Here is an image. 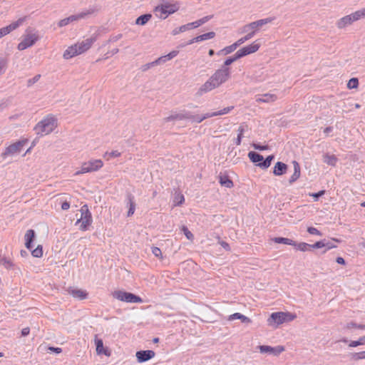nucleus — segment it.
<instances>
[{
  "label": "nucleus",
  "instance_id": "e2e57ef3",
  "mask_svg": "<svg viewBox=\"0 0 365 365\" xmlns=\"http://www.w3.org/2000/svg\"><path fill=\"white\" fill-rule=\"evenodd\" d=\"M156 63H155V61H153V62H150V63H146L145 64L143 67H142V69L143 71H147L148 69L150 68L151 67L155 66Z\"/></svg>",
  "mask_w": 365,
  "mask_h": 365
},
{
  "label": "nucleus",
  "instance_id": "69168bd1",
  "mask_svg": "<svg viewBox=\"0 0 365 365\" xmlns=\"http://www.w3.org/2000/svg\"><path fill=\"white\" fill-rule=\"evenodd\" d=\"M178 54V51H173L170 52L168 54H167V58H168L169 60H171L172 58L175 57Z\"/></svg>",
  "mask_w": 365,
  "mask_h": 365
},
{
  "label": "nucleus",
  "instance_id": "f3484780",
  "mask_svg": "<svg viewBox=\"0 0 365 365\" xmlns=\"http://www.w3.org/2000/svg\"><path fill=\"white\" fill-rule=\"evenodd\" d=\"M67 292L73 297L81 300L86 299L88 296V293L85 290L76 287H69Z\"/></svg>",
  "mask_w": 365,
  "mask_h": 365
},
{
  "label": "nucleus",
  "instance_id": "37998d69",
  "mask_svg": "<svg viewBox=\"0 0 365 365\" xmlns=\"http://www.w3.org/2000/svg\"><path fill=\"white\" fill-rule=\"evenodd\" d=\"M365 343V336L360 337L357 341H351L349 346V347H356L359 345H363Z\"/></svg>",
  "mask_w": 365,
  "mask_h": 365
},
{
  "label": "nucleus",
  "instance_id": "ea45409f",
  "mask_svg": "<svg viewBox=\"0 0 365 365\" xmlns=\"http://www.w3.org/2000/svg\"><path fill=\"white\" fill-rule=\"evenodd\" d=\"M297 247V250L302 251V252H306L308 251L310 248H312L311 245L307 244L306 242H300L297 243V245H294Z\"/></svg>",
  "mask_w": 365,
  "mask_h": 365
},
{
  "label": "nucleus",
  "instance_id": "7ed1b4c3",
  "mask_svg": "<svg viewBox=\"0 0 365 365\" xmlns=\"http://www.w3.org/2000/svg\"><path fill=\"white\" fill-rule=\"evenodd\" d=\"M56 126V119L52 115H47L36 124L34 130L37 135H44L51 133Z\"/></svg>",
  "mask_w": 365,
  "mask_h": 365
},
{
  "label": "nucleus",
  "instance_id": "7c9ffc66",
  "mask_svg": "<svg viewBox=\"0 0 365 365\" xmlns=\"http://www.w3.org/2000/svg\"><path fill=\"white\" fill-rule=\"evenodd\" d=\"M248 157L253 163H261L263 160V156L256 152L250 151L248 153Z\"/></svg>",
  "mask_w": 365,
  "mask_h": 365
},
{
  "label": "nucleus",
  "instance_id": "2eb2a0df",
  "mask_svg": "<svg viewBox=\"0 0 365 365\" xmlns=\"http://www.w3.org/2000/svg\"><path fill=\"white\" fill-rule=\"evenodd\" d=\"M277 96L274 93H267L261 95H257L255 96V101L257 103H271L277 100Z\"/></svg>",
  "mask_w": 365,
  "mask_h": 365
},
{
  "label": "nucleus",
  "instance_id": "0e129e2a",
  "mask_svg": "<svg viewBox=\"0 0 365 365\" xmlns=\"http://www.w3.org/2000/svg\"><path fill=\"white\" fill-rule=\"evenodd\" d=\"M253 147L255 149L259 150H264L267 149V145H260L259 144H255V143L253 144Z\"/></svg>",
  "mask_w": 365,
  "mask_h": 365
},
{
  "label": "nucleus",
  "instance_id": "dca6fc26",
  "mask_svg": "<svg viewBox=\"0 0 365 365\" xmlns=\"http://www.w3.org/2000/svg\"><path fill=\"white\" fill-rule=\"evenodd\" d=\"M269 78V73L267 71L259 69L255 72V73L250 77L251 81L254 83H261Z\"/></svg>",
  "mask_w": 365,
  "mask_h": 365
},
{
  "label": "nucleus",
  "instance_id": "6e6d98bb",
  "mask_svg": "<svg viewBox=\"0 0 365 365\" xmlns=\"http://www.w3.org/2000/svg\"><path fill=\"white\" fill-rule=\"evenodd\" d=\"M312 248L319 249L322 247H324V240L319 241L314 243V245H311Z\"/></svg>",
  "mask_w": 365,
  "mask_h": 365
},
{
  "label": "nucleus",
  "instance_id": "13d9d810",
  "mask_svg": "<svg viewBox=\"0 0 365 365\" xmlns=\"http://www.w3.org/2000/svg\"><path fill=\"white\" fill-rule=\"evenodd\" d=\"M235 54L238 59L247 56L243 48L239 49Z\"/></svg>",
  "mask_w": 365,
  "mask_h": 365
},
{
  "label": "nucleus",
  "instance_id": "bf43d9fd",
  "mask_svg": "<svg viewBox=\"0 0 365 365\" xmlns=\"http://www.w3.org/2000/svg\"><path fill=\"white\" fill-rule=\"evenodd\" d=\"M324 245H325L324 247H326V250H329L336 247V245L330 241L327 242L326 240H324Z\"/></svg>",
  "mask_w": 365,
  "mask_h": 365
},
{
  "label": "nucleus",
  "instance_id": "4be33fe9",
  "mask_svg": "<svg viewBox=\"0 0 365 365\" xmlns=\"http://www.w3.org/2000/svg\"><path fill=\"white\" fill-rule=\"evenodd\" d=\"M292 165L294 168V173L292 175L289 180L290 184L294 182L300 177L301 175L299 164L297 161L294 160L292 161Z\"/></svg>",
  "mask_w": 365,
  "mask_h": 365
},
{
  "label": "nucleus",
  "instance_id": "6e6552de",
  "mask_svg": "<svg viewBox=\"0 0 365 365\" xmlns=\"http://www.w3.org/2000/svg\"><path fill=\"white\" fill-rule=\"evenodd\" d=\"M103 165L101 160H91L83 163L81 167V170L75 173V175L84 174L87 173L96 172L100 170Z\"/></svg>",
  "mask_w": 365,
  "mask_h": 365
},
{
  "label": "nucleus",
  "instance_id": "09e8293b",
  "mask_svg": "<svg viewBox=\"0 0 365 365\" xmlns=\"http://www.w3.org/2000/svg\"><path fill=\"white\" fill-rule=\"evenodd\" d=\"M237 60H238V58L236 57L235 54H234V56L227 58L225 61L222 67H227L228 66L232 64L233 62L236 61Z\"/></svg>",
  "mask_w": 365,
  "mask_h": 365
},
{
  "label": "nucleus",
  "instance_id": "f8f14e48",
  "mask_svg": "<svg viewBox=\"0 0 365 365\" xmlns=\"http://www.w3.org/2000/svg\"><path fill=\"white\" fill-rule=\"evenodd\" d=\"M272 21L271 19H263L251 22L242 26V32H248L250 30H255L257 32L260 27Z\"/></svg>",
  "mask_w": 365,
  "mask_h": 365
},
{
  "label": "nucleus",
  "instance_id": "338daca9",
  "mask_svg": "<svg viewBox=\"0 0 365 365\" xmlns=\"http://www.w3.org/2000/svg\"><path fill=\"white\" fill-rule=\"evenodd\" d=\"M48 350L53 351V352H55L56 354H60L61 351H62V349L61 348H59V347H53V346H49L48 347Z\"/></svg>",
  "mask_w": 365,
  "mask_h": 365
},
{
  "label": "nucleus",
  "instance_id": "4468645a",
  "mask_svg": "<svg viewBox=\"0 0 365 365\" xmlns=\"http://www.w3.org/2000/svg\"><path fill=\"white\" fill-rule=\"evenodd\" d=\"M155 353L153 350L138 351L135 354V356L138 363L145 362L153 359Z\"/></svg>",
  "mask_w": 365,
  "mask_h": 365
},
{
  "label": "nucleus",
  "instance_id": "58836bf2",
  "mask_svg": "<svg viewBox=\"0 0 365 365\" xmlns=\"http://www.w3.org/2000/svg\"><path fill=\"white\" fill-rule=\"evenodd\" d=\"M220 183L226 187H231L233 186V182L227 176H221L220 178Z\"/></svg>",
  "mask_w": 365,
  "mask_h": 365
},
{
  "label": "nucleus",
  "instance_id": "ddd939ff",
  "mask_svg": "<svg viewBox=\"0 0 365 365\" xmlns=\"http://www.w3.org/2000/svg\"><path fill=\"white\" fill-rule=\"evenodd\" d=\"M258 349L261 354H269L273 356H278L285 350L283 346L272 347L267 345H261L258 346Z\"/></svg>",
  "mask_w": 365,
  "mask_h": 365
},
{
  "label": "nucleus",
  "instance_id": "f257e3e1",
  "mask_svg": "<svg viewBox=\"0 0 365 365\" xmlns=\"http://www.w3.org/2000/svg\"><path fill=\"white\" fill-rule=\"evenodd\" d=\"M230 70L228 67H221L204 83L199 88L198 93L202 95L220 87L230 78Z\"/></svg>",
  "mask_w": 365,
  "mask_h": 365
},
{
  "label": "nucleus",
  "instance_id": "49530a36",
  "mask_svg": "<svg viewBox=\"0 0 365 365\" xmlns=\"http://www.w3.org/2000/svg\"><path fill=\"white\" fill-rule=\"evenodd\" d=\"M7 60L5 58H0V75H2L6 68Z\"/></svg>",
  "mask_w": 365,
  "mask_h": 365
},
{
  "label": "nucleus",
  "instance_id": "72a5a7b5",
  "mask_svg": "<svg viewBox=\"0 0 365 365\" xmlns=\"http://www.w3.org/2000/svg\"><path fill=\"white\" fill-rule=\"evenodd\" d=\"M25 18H20L17 21L12 22L9 26H7L8 29H9V32H11L12 31H14L19 28L21 25L23 24Z\"/></svg>",
  "mask_w": 365,
  "mask_h": 365
},
{
  "label": "nucleus",
  "instance_id": "de8ad7c7",
  "mask_svg": "<svg viewBox=\"0 0 365 365\" xmlns=\"http://www.w3.org/2000/svg\"><path fill=\"white\" fill-rule=\"evenodd\" d=\"M31 254L35 257H41L43 255L42 247L38 245L36 249L32 250Z\"/></svg>",
  "mask_w": 365,
  "mask_h": 365
},
{
  "label": "nucleus",
  "instance_id": "c85d7f7f",
  "mask_svg": "<svg viewBox=\"0 0 365 365\" xmlns=\"http://www.w3.org/2000/svg\"><path fill=\"white\" fill-rule=\"evenodd\" d=\"M152 18V15L150 14H146L140 16L135 20V24L137 25L144 26Z\"/></svg>",
  "mask_w": 365,
  "mask_h": 365
},
{
  "label": "nucleus",
  "instance_id": "603ef678",
  "mask_svg": "<svg viewBox=\"0 0 365 365\" xmlns=\"http://www.w3.org/2000/svg\"><path fill=\"white\" fill-rule=\"evenodd\" d=\"M182 230L184 233V235H185V237H187V239L190 240H192L193 239V235L192 234V232L187 229V227H186L185 226H183L182 228Z\"/></svg>",
  "mask_w": 365,
  "mask_h": 365
},
{
  "label": "nucleus",
  "instance_id": "8fccbe9b",
  "mask_svg": "<svg viewBox=\"0 0 365 365\" xmlns=\"http://www.w3.org/2000/svg\"><path fill=\"white\" fill-rule=\"evenodd\" d=\"M120 155V152H118V150H113L110 153H108V152L106 153L104 155V158L108 157V160H109L110 158H117V157H119Z\"/></svg>",
  "mask_w": 365,
  "mask_h": 365
},
{
  "label": "nucleus",
  "instance_id": "412c9836",
  "mask_svg": "<svg viewBox=\"0 0 365 365\" xmlns=\"http://www.w3.org/2000/svg\"><path fill=\"white\" fill-rule=\"evenodd\" d=\"M233 108H234L233 106H229V107L224 108L223 109H222V110H219L217 112L207 113L205 115H202V119L205 120V119H207V118H212V117H214V116L222 115L227 114L229 112H230Z\"/></svg>",
  "mask_w": 365,
  "mask_h": 365
},
{
  "label": "nucleus",
  "instance_id": "bb28decb",
  "mask_svg": "<svg viewBox=\"0 0 365 365\" xmlns=\"http://www.w3.org/2000/svg\"><path fill=\"white\" fill-rule=\"evenodd\" d=\"M95 344L96 346V352L98 354H105L106 356H108L109 353L106 349L103 347V340L101 339H98L97 336L95 337Z\"/></svg>",
  "mask_w": 365,
  "mask_h": 365
},
{
  "label": "nucleus",
  "instance_id": "393cba45",
  "mask_svg": "<svg viewBox=\"0 0 365 365\" xmlns=\"http://www.w3.org/2000/svg\"><path fill=\"white\" fill-rule=\"evenodd\" d=\"M260 47V43L258 42V40L255 41L251 44L243 47L247 56L249 54H252L255 53L259 50Z\"/></svg>",
  "mask_w": 365,
  "mask_h": 365
},
{
  "label": "nucleus",
  "instance_id": "c9c22d12",
  "mask_svg": "<svg viewBox=\"0 0 365 365\" xmlns=\"http://www.w3.org/2000/svg\"><path fill=\"white\" fill-rule=\"evenodd\" d=\"M246 33H247V34L245 36L238 39L239 43H241V45L242 43H244L245 42L249 41L252 38H253L254 36L255 35V34L257 33V31L255 30H250L248 32H246Z\"/></svg>",
  "mask_w": 365,
  "mask_h": 365
},
{
  "label": "nucleus",
  "instance_id": "680f3d73",
  "mask_svg": "<svg viewBox=\"0 0 365 365\" xmlns=\"http://www.w3.org/2000/svg\"><path fill=\"white\" fill-rule=\"evenodd\" d=\"M152 252L155 257H160L162 254L160 249L156 247L152 248Z\"/></svg>",
  "mask_w": 365,
  "mask_h": 365
},
{
  "label": "nucleus",
  "instance_id": "79ce46f5",
  "mask_svg": "<svg viewBox=\"0 0 365 365\" xmlns=\"http://www.w3.org/2000/svg\"><path fill=\"white\" fill-rule=\"evenodd\" d=\"M189 30L187 24L182 25L180 27L175 28L172 31V34L173 36L178 35L180 33L185 32Z\"/></svg>",
  "mask_w": 365,
  "mask_h": 365
},
{
  "label": "nucleus",
  "instance_id": "9b49d317",
  "mask_svg": "<svg viewBox=\"0 0 365 365\" xmlns=\"http://www.w3.org/2000/svg\"><path fill=\"white\" fill-rule=\"evenodd\" d=\"M26 143V140H19L10 145L6 148L5 151L1 154L2 158H6L7 157L14 156L20 153Z\"/></svg>",
  "mask_w": 365,
  "mask_h": 365
},
{
  "label": "nucleus",
  "instance_id": "a18cd8bd",
  "mask_svg": "<svg viewBox=\"0 0 365 365\" xmlns=\"http://www.w3.org/2000/svg\"><path fill=\"white\" fill-rule=\"evenodd\" d=\"M358 86H359V81H358V78H351L348 81V83H347V87L349 89L356 88L358 87Z\"/></svg>",
  "mask_w": 365,
  "mask_h": 365
},
{
  "label": "nucleus",
  "instance_id": "cd10ccee",
  "mask_svg": "<svg viewBox=\"0 0 365 365\" xmlns=\"http://www.w3.org/2000/svg\"><path fill=\"white\" fill-rule=\"evenodd\" d=\"M235 319H240L243 323L248 324V323L251 322V320L250 318H248L246 316L243 315L242 314L238 313V312L232 314L230 315L228 317V320H230V321H232Z\"/></svg>",
  "mask_w": 365,
  "mask_h": 365
},
{
  "label": "nucleus",
  "instance_id": "4c0bfd02",
  "mask_svg": "<svg viewBox=\"0 0 365 365\" xmlns=\"http://www.w3.org/2000/svg\"><path fill=\"white\" fill-rule=\"evenodd\" d=\"M185 201V198L182 194L176 192L173 199V204L175 206L180 205Z\"/></svg>",
  "mask_w": 365,
  "mask_h": 365
},
{
  "label": "nucleus",
  "instance_id": "f704fd0d",
  "mask_svg": "<svg viewBox=\"0 0 365 365\" xmlns=\"http://www.w3.org/2000/svg\"><path fill=\"white\" fill-rule=\"evenodd\" d=\"M351 25L346 16L339 19L336 22V26L339 29H344L348 26Z\"/></svg>",
  "mask_w": 365,
  "mask_h": 365
},
{
  "label": "nucleus",
  "instance_id": "20e7f679",
  "mask_svg": "<svg viewBox=\"0 0 365 365\" xmlns=\"http://www.w3.org/2000/svg\"><path fill=\"white\" fill-rule=\"evenodd\" d=\"M21 38V41L17 46V48L19 51H24L34 46L39 40V36L36 31L31 28H28Z\"/></svg>",
  "mask_w": 365,
  "mask_h": 365
},
{
  "label": "nucleus",
  "instance_id": "a211bd4d",
  "mask_svg": "<svg viewBox=\"0 0 365 365\" xmlns=\"http://www.w3.org/2000/svg\"><path fill=\"white\" fill-rule=\"evenodd\" d=\"M215 36V33L213 31H210V32L197 36L190 39L187 43L182 45V46H185L186 45H191L195 42H200V41L211 39V38H213Z\"/></svg>",
  "mask_w": 365,
  "mask_h": 365
},
{
  "label": "nucleus",
  "instance_id": "f03ea898",
  "mask_svg": "<svg viewBox=\"0 0 365 365\" xmlns=\"http://www.w3.org/2000/svg\"><path fill=\"white\" fill-rule=\"evenodd\" d=\"M96 41V36H93L86 38L81 42L69 46L63 53V58L65 59L71 58L76 56L80 55L88 51L92 44Z\"/></svg>",
  "mask_w": 365,
  "mask_h": 365
},
{
  "label": "nucleus",
  "instance_id": "aec40b11",
  "mask_svg": "<svg viewBox=\"0 0 365 365\" xmlns=\"http://www.w3.org/2000/svg\"><path fill=\"white\" fill-rule=\"evenodd\" d=\"M241 43H239V41L237 40L236 42L232 43L230 46H226L224 48L219 51L217 54L219 56H226L231 53H232L234 51L237 49L238 46H240Z\"/></svg>",
  "mask_w": 365,
  "mask_h": 365
},
{
  "label": "nucleus",
  "instance_id": "3c124183",
  "mask_svg": "<svg viewBox=\"0 0 365 365\" xmlns=\"http://www.w3.org/2000/svg\"><path fill=\"white\" fill-rule=\"evenodd\" d=\"M41 78L40 74L36 75L34 78H30L27 81V86L30 87L34 85L35 83L38 82Z\"/></svg>",
  "mask_w": 365,
  "mask_h": 365
},
{
  "label": "nucleus",
  "instance_id": "c03bdc74",
  "mask_svg": "<svg viewBox=\"0 0 365 365\" xmlns=\"http://www.w3.org/2000/svg\"><path fill=\"white\" fill-rule=\"evenodd\" d=\"M351 359L354 361L365 359V351H363L361 352L353 353L351 354Z\"/></svg>",
  "mask_w": 365,
  "mask_h": 365
},
{
  "label": "nucleus",
  "instance_id": "774afa93",
  "mask_svg": "<svg viewBox=\"0 0 365 365\" xmlns=\"http://www.w3.org/2000/svg\"><path fill=\"white\" fill-rule=\"evenodd\" d=\"M70 207V203L68 202H63L62 204H61V209L63 210H68Z\"/></svg>",
  "mask_w": 365,
  "mask_h": 365
},
{
  "label": "nucleus",
  "instance_id": "9d476101",
  "mask_svg": "<svg viewBox=\"0 0 365 365\" xmlns=\"http://www.w3.org/2000/svg\"><path fill=\"white\" fill-rule=\"evenodd\" d=\"M178 10V6H161L160 5H158L154 8L153 12L158 18L161 19H165L170 14H174Z\"/></svg>",
  "mask_w": 365,
  "mask_h": 365
},
{
  "label": "nucleus",
  "instance_id": "a878e982",
  "mask_svg": "<svg viewBox=\"0 0 365 365\" xmlns=\"http://www.w3.org/2000/svg\"><path fill=\"white\" fill-rule=\"evenodd\" d=\"M25 246L27 249H31V242L35 237V232L33 230H28L25 234Z\"/></svg>",
  "mask_w": 365,
  "mask_h": 365
},
{
  "label": "nucleus",
  "instance_id": "b1692460",
  "mask_svg": "<svg viewBox=\"0 0 365 365\" xmlns=\"http://www.w3.org/2000/svg\"><path fill=\"white\" fill-rule=\"evenodd\" d=\"M126 203L128 207V216H131L134 214L135 210V202L134 197L132 195H128L127 196Z\"/></svg>",
  "mask_w": 365,
  "mask_h": 365
},
{
  "label": "nucleus",
  "instance_id": "c756f323",
  "mask_svg": "<svg viewBox=\"0 0 365 365\" xmlns=\"http://www.w3.org/2000/svg\"><path fill=\"white\" fill-rule=\"evenodd\" d=\"M323 160L329 165L335 166L337 163V158L334 155L325 154Z\"/></svg>",
  "mask_w": 365,
  "mask_h": 365
},
{
  "label": "nucleus",
  "instance_id": "4d7b16f0",
  "mask_svg": "<svg viewBox=\"0 0 365 365\" xmlns=\"http://www.w3.org/2000/svg\"><path fill=\"white\" fill-rule=\"evenodd\" d=\"M167 61H169V59L167 58V55H165V56L159 57L158 59H156L155 61V63H156V65H158V64L163 63L166 62Z\"/></svg>",
  "mask_w": 365,
  "mask_h": 365
},
{
  "label": "nucleus",
  "instance_id": "1a4fd4ad",
  "mask_svg": "<svg viewBox=\"0 0 365 365\" xmlns=\"http://www.w3.org/2000/svg\"><path fill=\"white\" fill-rule=\"evenodd\" d=\"M95 12L94 9H89L86 11H83L78 14L71 15L67 18L61 19L58 21V25L59 27H63L71 23L78 21L81 19L87 18L89 15L93 14Z\"/></svg>",
  "mask_w": 365,
  "mask_h": 365
},
{
  "label": "nucleus",
  "instance_id": "e433bc0d",
  "mask_svg": "<svg viewBox=\"0 0 365 365\" xmlns=\"http://www.w3.org/2000/svg\"><path fill=\"white\" fill-rule=\"evenodd\" d=\"M273 158V155H269L265 158V160L263 159L262 162L258 163L257 165L262 168L266 169L270 166Z\"/></svg>",
  "mask_w": 365,
  "mask_h": 365
},
{
  "label": "nucleus",
  "instance_id": "0eeeda50",
  "mask_svg": "<svg viewBox=\"0 0 365 365\" xmlns=\"http://www.w3.org/2000/svg\"><path fill=\"white\" fill-rule=\"evenodd\" d=\"M113 297L121 302H125L127 303H141L143 302V299L130 292H127L123 290H116L113 292Z\"/></svg>",
  "mask_w": 365,
  "mask_h": 365
},
{
  "label": "nucleus",
  "instance_id": "a19ab883",
  "mask_svg": "<svg viewBox=\"0 0 365 365\" xmlns=\"http://www.w3.org/2000/svg\"><path fill=\"white\" fill-rule=\"evenodd\" d=\"M249 130V128L245 124H241L237 129V137L242 139L245 132Z\"/></svg>",
  "mask_w": 365,
  "mask_h": 365
},
{
  "label": "nucleus",
  "instance_id": "5fc2aeb1",
  "mask_svg": "<svg viewBox=\"0 0 365 365\" xmlns=\"http://www.w3.org/2000/svg\"><path fill=\"white\" fill-rule=\"evenodd\" d=\"M189 117L190 118H188V119L191 120L192 122L201 123L204 120V119H202V116L200 115H192L189 114Z\"/></svg>",
  "mask_w": 365,
  "mask_h": 365
},
{
  "label": "nucleus",
  "instance_id": "052dcab7",
  "mask_svg": "<svg viewBox=\"0 0 365 365\" xmlns=\"http://www.w3.org/2000/svg\"><path fill=\"white\" fill-rule=\"evenodd\" d=\"M10 32H9V29H8L7 26H5V27H3L1 29H0V36L1 37H3L7 34H9Z\"/></svg>",
  "mask_w": 365,
  "mask_h": 365
},
{
  "label": "nucleus",
  "instance_id": "5701e85b",
  "mask_svg": "<svg viewBox=\"0 0 365 365\" xmlns=\"http://www.w3.org/2000/svg\"><path fill=\"white\" fill-rule=\"evenodd\" d=\"M287 170V165L285 163L282 162H277L274 167L273 173L276 176H280L285 173Z\"/></svg>",
  "mask_w": 365,
  "mask_h": 365
},
{
  "label": "nucleus",
  "instance_id": "39448f33",
  "mask_svg": "<svg viewBox=\"0 0 365 365\" xmlns=\"http://www.w3.org/2000/svg\"><path fill=\"white\" fill-rule=\"evenodd\" d=\"M295 317L294 314L289 312H274L267 319V322L269 326H275L277 327L284 322L294 320Z\"/></svg>",
  "mask_w": 365,
  "mask_h": 365
},
{
  "label": "nucleus",
  "instance_id": "423d86ee",
  "mask_svg": "<svg viewBox=\"0 0 365 365\" xmlns=\"http://www.w3.org/2000/svg\"><path fill=\"white\" fill-rule=\"evenodd\" d=\"M81 218L77 220L76 224H80L79 229L83 231L88 230L92 223V215L86 205H83L81 209Z\"/></svg>",
  "mask_w": 365,
  "mask_h": 365
},
{
  "label": "nucleus",
  "instance_id": "2f4dec72",
  "mask_svg": "<svg viewBox=\"0 0 365 365\" xmlns=\"http://www.w3.org/2000/svg\"><path fill=\"white\" fill-rule=\"evenodd\" d=\"M272 241H274L276 243H282L284 245H297V243L293 241L291 239L286 238V237H274L272 239Z\"/></svg>",
  "mask_w": 365,
  "mask_h": 365
},
{
  "label": "nucleus",
  "instance_id": "473e14b6",
  "mask_svg": "<svg viewBox=\"0 0 365 365\" xmlns=\"http://www.w3.org/2000/svg\"><path fill=\"white\" fill-rule=\"evenodd\" d=\"M188 118H190L189 113H185V114L179 113V114H175V115H171L167 117L166 118H165V121L168 122V121L173 120L188 119Z\"/></svg>",
  "mask_w": 365,
  "mask_h": 365
},
{
  "label": "nucleus",
  "instance_id": "6ab92c4d",
  "mask_svg": "<svg viewBox=\"0 0 365 365\" xmlns=\"http://www.w3.org/2000/svg\"><path fill=\"white\" fill-rule=\"evenodd\" d=\"M346 17L349 20L351 24L356 21L365 18V7L360 10L356 11L349 15H346Z\"/></svg>",
  "mask_w": 365,
  "mask_h": 365
},
{
  "label": "nucleus",
  "instance_id": "864d4df0",
  "mask_svg": "<svg viewBox=\"0 0 365 365\" xmlns=\"http://www.w3.org/2000/svg\"><path fill=\"white\" fill-rule=\"evenodd\" d=\"M307 232L310 234V235H318V236H322V232L318 230L317 228L315 227H309L307 228Z\"/></svg>",
  "mask_w": 365,
  "mask_h": 365
}]
</instances>
